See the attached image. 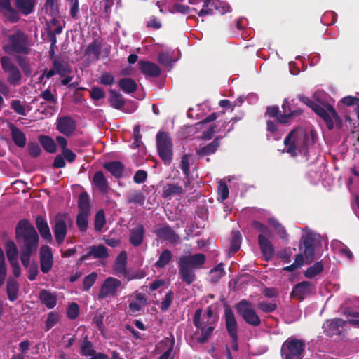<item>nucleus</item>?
Wrapping results in <instances>:
<instances>
[{
	"instance_id": "22",
	"label": "nucleus",
	"mask_w": 359,
	"mask_h": 359,
	"mask_svg": "<svg viewBox=\"0 0 359 359\" xmlns=\"http://www.w3.org/2000/svg\"><path fill=\"white\" fill-rule=\"evenodd\" d=\"M220 138L217 136L206 145L200 144L198 148L196 149V155L201 158L215 154L220 146Z\"/></svg>"
},
{
	"instance_id": "45",
	"label": "nucleus",
	"mask_w": 359,
	"mask_h": 359,
	"mask_svg": "<svg viewBox=\"0 0 359 359\" xmlns=\"http://www.w3.org/2000/svg\"><path fill=\"white\" fill-rule=\"evenodd\" d=\"M53 66L55 73L58 74L61 77H64L71 73V69L67 62L55 59L53 61Z\"/></svg>"
},
{
	"instance_id": "55",
	"label": "nucleus",
	"mask_w": 359,
	"mask_h": 359,
	"mask_svg": "<svg viewBox=\"0 0 359 359\" xmlns=\"http://www.w3.org/2000/svg\"><path fill=\"white\" fill-rule=\"evenodd\" d=\"M241 238L242 236L239 231H235L233 233L229 248L230 252L235 254L238 251L241 244Z\"/></svg>"
},
{
	"instance_id": "5",
	"label": "nucleus",
	"mask_w": 359,
	"mask_h": 359,
	"mask_svg": "<svg viewBox=\"0 0 359 359\" xmlns=\"http://www.w3.org/2000/svg\"><path fill=\"white\" fill-rule=\"evenodd\" d=\"M315 238L311 233L303 235L299 243V248L303 250V254L299 253L296 255L295 261L291 265L283 268L287 271H294L300 268L304 262V259L306 264H310L314 259L315 252Z\"/></svg>"
},
{
	"instance_id": "46",
	"label": "nucleus",
	"mask_w": 359,
	"mask_h": 359,
	"mask_svg": "<svg viewBox=\"0 0 359 359\" xmlns=\"http://www.w3.org/2000/svg\"><path fill=\"white\" fill-rule=\"evenodd\" d=\"M145 197L144 194L140 190H134L127 196V203H134L136 205H142L144 202Z\"/></svg>"
},
{
	"instance_id": "28",
	"label": "nucleus",
	"mask_w": 359,
	"mask_h": 359,
	"mask_svg": "<svg viewBox=\"0 0 359 359\" xmlns=\"http://www.w3.org/2000/svg\"><path fill=\"white\" fill-rule=\"evenodd\" d=\"M93 184L102 194L108 193L109 189V182L102 171L95 172L93 177Z\"/></svg>"
},
{
	"instance_id": "7",
	"label": "nucleus",
	"mask_w": 359,
	"mask_h": 359,
	"mask_svg": "<svg viewBox=\"0 0 359 359\" xmlns=\"http://www.w3.org/2000/svg\"><path fill=\"white\" fill-rule=\"evenodd\" d=\"M156 146L158 155L165 165H170L172 160V142L168 133L160 131L156 135Z\"/></svg>"
},
{
	"instance_id": "34",
	"label": "nucleus",
	"mask_w": 359,
	"mask_h": 359,
	"mask_svg": "<svg viewBox=\"0 0 359 359\" xmlns=\"http://www.w3.org/2000/svg\"><path fill=\"white\" fill-rule=\"evenodd\" d=\"M39 141L46 152L54 154L57 151V145L51 137L45 135H40L39 136Z\"/></svg>"
},
{
	"instance_id": "23",
	"label": "nucleus",
	"mask_w": 359,
	"mask_h": 359,
	"mask_svg": "<svg viewBox=\"0 0 359 359\" xmlns=\"http://www.w3.org/2000/svg\"><path fill=\"white\" fill-rule=\"evenodd\" d=\"M138 66L141 72L146 76L157 77L161 74L160 67L150 61L140 60Z\"/></svg>"
},
{
	"instance_id": "16",
	"label": "nucleus",
	"mask_w": 359,
	"mask_h": 359,
	"mask_svg": "<svg viewBox=\"0 0 359 359\" xmlns=\"http://www.w3.org/2000/svg\"><path fill=\"white\" fill-rule=\"evenodd\" d=\"M155 233L160 239L172 244L180 242V236L168 224H163L156 230Z\"/></svg>"
},
{
	"instance_id": "63",
	"label": "nucleus",
	"mask_w": 359,
	"mask_h": 359,
	"mask_svg": "<svg viewBox=\"0 0 359 359\" xmlns=\"http://www.w3.org/2000/svg\"><path fill=\"white\" fill-rule=\"evenodd\" d=\"M218 196L222 201L226 200L229 197V191L225 182H219L218 184Z\"/></svg>"
},
{
	"instance_id": "64",
	"label": "nucleus",
	"mask_w": 359,
	"mask_h": 359,
	"mask_svg": "<svg viewBox=\"0 0 359 359\" xmlns=\"http://www.w3.org/2000/svg\"><path fill=\"white\" fill-rule=\"evenodd\" d=\"M115 82L114 76L109 72H104L99 78V83L104 86H111Z\"/></svg>"
},
{
	"instance_id": "62",
	"label": "nucleus",
	"mask_w": 359,
	"mask_h": 359,
	"mask_svg": "<svg viewBox=\"0 0 359 359\" xmlns=\"http://www.w3.org/2000/svg\"><path fill=\"white\" fill-rule=\"evenodd\" d=\"M90 97L94 100H100L105 97L104 90L98 86H93L90 90Z\"/></svg>"
},
{
	"instance_id": "41",
	"label": "nucleus",
	"mask_w": 359,
	"mask_h": 359,
	"mask_svg": "<svg viewBox=\"0 0 359 359\" xmlns=\"http://www.w3.org/2000/svg\"><path fill=\"white\" fill-rule=\"evenodd\" d=\"M224 266L223 263H220L210 271V280L212 283H218L225 275Z\"/></svg>"
},
{
	"instance_id": "43",
	"label": "nucleus",
	"mask_w": 359,
	"mask_h": 359,
	"mask_svg": "<svg viewBox=\"0 0 359 359\" xmlns=\"http://www.w3.org/2000/svg\"><path fill=\"white\" fill-rule=\"evenodd\" d=\"M5 250L9 262L18 260V248L13 241L9 240L5 243Z\"/></svg>"
},
{
	"instance_id": "53",
	"label": "nucleus",
	"mask_w": 359,
	"mask_h": 359,
	"mask_svg": "<svg viewBox=\"0 0 359 359\" xmlns=\"http://www.w3.org/2000/svg\"><path fill=\"white\" fill-rule=\"evenodd\" d=\"M252 226L254 229L259 231L260 233L258 236L263 238H271L273 236L272 232L269 228L259 221H254L252 223Z\"/></svg>"
},
{
	"instance_id": "10",
	"label": "nucleus",
	"mask_w": 359,
	"mask_h": 359,
	"mask_svg": "<svg viewBox=\"0 0 359 359\" xmlns=\"http://www.w3.org/2000/svg\"><path fill=\"white\" fill-rule=\"evenodd\" d=\"M0 64L3 72L7 74V81L13 86L20 83L22 79V74L19 68L13 62L11 57L4 55L0 57Z\"/></svg>"
},
{
	"instance_id": "39",
	"label": "nucleus",
	"mask_w": 359,
	"mask_h": 359,
	"mask_svg": "<svg viewBox=\"0 0 359 359\" xmlns=\"http://www.w3.org/2000/svg\"><path fill=\"white\" fill-rule=\"evenodd\" d=\"M184 190L182 187L177 184H168L163 189V197L170 198L176 194H183Z\"/></svg>"
},
{
	"instance_id": "59",
	"label": "nucleus",
	"mask_w": 359,
	"mask_h": 359,
	"mask_svg": "<svg viewBox=\"0 0 359 359\" xmlns=\"http://www.w3.org/2000/svg\"><path fill=\"white\" fill-rule=\"evenodd\" d=\"M170 339L166 338L167 341H170L168 348L158 358V359H174V354H172L175 346V338L173 335H170Z\"/></svg>"
},
{
	"instance_id": "32",
	"label": "nucleus",
	"mask_w": 359,
	"mask_h": 359,
	"mask_svg": "<svg viewBox=\"0 0 359 359\" xmlns=\"http://www.w3.org/2000/svg\"><path fill=\"white\" fill-rule=\"evenodd\" d=\"M19 284L13 277H8L6 283V293L11 302H15L18 297Z\"/></svg>"
},
{
	"instance_id": "19",
	"label": "nucleus",
	"mask_w": 359,
	"mask_h": 359,
	"mask_svg": "<svg viewBox=\"0 0 359 359\" xmlns=\"http://www.w3.org/2000/svg\"><path fill=\"white\" fill-rule=\"evenodd\" d=\"M41 270L43 273H48L53 265V258L51 248L48 245H42L40 249Z\"/></svg>"
},
{
	"instance_id": "30",
	"label": "nucleus",
	"mask_w": 359,
	"mask_h": 359,
	"mask_svg": "<svg viewBox=\"0 0 359 359\" xmlns=\"http://www.w3.org/2000/svg\"><path fill=\"white\" fill-rule=\"evenodd\" d=\"M126 264H127V253L126 251H122L120 254L116 257L114 264V270L116 273L123 276V277H127V270H126Z\"/></svg>"
},
{
	"instance_id": "58",
	"label": "nucleus",
	"mask_w": 359,
	"mask_h": 359,
	"mask_svg": "<svg viewBox=\"0 0 359 359\" xmlns=\"http://www.w3.org/2000/svg\"><path fill=\"white\" fill-rule=\"evenodd\" d=\"M212 6L221 14H224L231 10L230 5L224 1L214 0Z\"/></svg>"
},
{
	"instance_id": "49",
	"label": "nucleus",
	"mask_w": 359,
	"mask_h": 359,
	"mask_svg": "<svg viewBox=\"0 0 359 359\" xmlns=\"http://www.w3.org/2000/svg\"><path fill=\"white\" fill-rule=\"evenodd\" d=\"M294 132V130H292L287 134L284 140V144L287 147L286 151L288 154L292 156H297L298 155L297 147L294 142L291 140Z\"/></svg>"
},
{
	"instance_id": "12",
	"label": "nucleus",
	"mask_w": 359,
	"mask_h": 359,
	"mask_svg": "<svg viewBox=\"0 0 359 359\" xmlns=\"http://www.w3.org/2000/svg\"><path fill=\"white\" fill-rule=\"evenodd\" d=\"M121 281L113 277H108L102 285L97 294V299L102 300L109 296H116L117 290L121 287Z\"/></svg>"
},
{
	"instance_id": "33",
	"label": "nucleus",
	"mask_w": 359,
	"mask_h": 359,
	"mask_svg": "<svg viewBox=\"0 0 359 359\" xmlns=\"http://www.w3.org/2000/svg\"><path fill=\"white\" fill-rule=\"evenodd\" d=\"M15 3L16 8L25 15L34 11L36 4L34 0H15Z\"/></svg>"
},
{
	"instance_id": "3",
	"label": "nucleus",
	"mask_w": 359,
	"mask_h": 359,
	"mask_svg": "<svg viewBox=\"0 0 359 359\" xmlns=\"http://www.w3.org/2000/svg\"><path fill=\"white\" fill-rule=\"evenodd\" d=\"M299 100L323 118L329 130L333 129L334 125L338 128L342 127V120L332 105L323 107L304 95L299 96Z\"/></svg>"
},
{
	"instance_id": "60",
	"label": "nucleus",
	"mask_w": 359,
	"mask_h": 359,
	"mask_svg": "<svg viewBox=\"0 0 359 359\" xmlns=\"http://www.w3.org/2000/svg\"><path fill=\"white\" fill-rule=\"evenodd\" d=\"M60 316L57 313L51 311L48 313L46 321V331H48L54 327L59 321Z\"/></svg>"
},
{
	"instance_id": "1",
	"label": "nucleus",
	"mask_w": 359,
	"mask_h": 359,
	"mask_svg": "<svg viewBox=\"0 0 359 359\" xmlns=\"http://www.w3.org/2000/svg\"><path fill=\"white\" fill-rule=\"evenodd\" d=\"M15 240L20 247V260L24 267H27L31 255L36 252L39 237L34 226L24 219L20 220L15 226Z\"/></svg>"
},
{
	"instance_id": "25",
	"label": "nucleus",
	"mask_w": 359,
	"mask_h": 359,
	"mask_svg": "<svg viewBox=\"0 0 359 359\" xmlns=\"http://www.w3.org/2000/svg\"><path fill=\"white\" fill-rule=\"evenodd\" d=\"M145 229L142 224H138L130 230V243L135 247L141 245L143 243Z\"/></svg>"
},
{
	"instance_id": "42",
	"label": "nucleus",
	"mask_w": 359,
	"mask_h": 359,
	"mask_svg": "<svg viewBox=\"0 0 359 359\" xmlns=\"http://www.w3.org/2000/svg\"><path fill=\"white\" fill-rule=\"evenodd\" d=\"M15 60L22 69L23 74L29 77L32 73V69L29 62V60L22 55H16Z\"/></svg>"
},
{
	"instance_id": "50",
	"label": "nucleus",
	"mask_w": 359,
	"mask_h": 359,
	"mask_svg": "<svg viewBox=\"0 0 359 359\" xmlns=\"http://www.w3.org/2000/svg\"><path fill=\"white\" fill-rule=\"evenodd\" d=\"M269 224L274 229L277 234L282 239H287L288 234L285 227L276 219L271 218L269 219Z\"/></svg>"
},
{
	"instance_id": "44",
	"label": "nucleus",
	"mask_w": 359,
	"mask_h": 359,
	"mask_svg": "<svg viewBox=\"0 0 359 359\" xmlns=\"http://www.w3.org/2000/svg\"><path fill=\"white\" fill-rule=\"evenodd\" d=\"M90 215V212H79L76 215V226L81 232H86L88 229Z\"/></svg>"
},
{
	"instance_id": "2",
	"label": "nucleus",
	"mask_w": 359,
	"mask_h": 359,
	"mask_svg": "<svg viewBox=\"0 0 359 359\" xmlns=\"http://www.w3.org/2000/svg\"><path fill=\"white\" fill-rule=\"evenodd\" d=\"M206 256L203 253L182 255L177 261L179 276L182 282L192 284L196 279L194 271L202 268L205 263Z\"/></svg>"
},
{
	"instance_id": "13",
	"label": "nucleus",
	"mask_w": 359,
	"mask_h": 359,
	"mask_svg": "<svg viewBox=\"0 0 359 359\" xmlns=\"http://www.w3.org/2000/svg\"><path fill=\"white\" fill-rule=\"evenodd\" d=\"M282 109V116H280V123L282 124H290L303 113L302 109L293 107L287 99L283 101Z\"/></svg>"
},
{
	"instance_id": "31",
	"label": "nucleus",
	"mask_w": 359,
	"mask_h": 359,
	"mask_svg": "<svg viewBox=\"0 0 359 359\" xmlns=\"http://www.w3.org/2000/svg\"><path fill=\"white\" fill-rule=\"evenodd\" d=\"M40 302L48 309H53L57 304V297L47 290H41L39 294Z\"/></svg>"
},
{
	"instance_id": "18",
	"label": "nucleus",
	"mask_w": 359,
	"mask_h": 359,
	"mask_svg": "<svg viewBox=\"0 0 359 359\" xmlns=\"http://www.w3.org/2000/svg\"><path fill=\"white\" fill-rule=\"evenodd\" d=\"M312 293V284L309 281H302L296 284L291 292L290 297L299 301H303L305 297Z\"/></svg>"
},
{
	"instance_id": "29",
	"label": "nucleus",
	"mask_w": 359,
	"mask_h": 359,
	"mask_svg": "<svg viewBox=\"0 0 359 359\" xmlns=\"http://www.w3.org/2000/svg\"><path fill=\"white\" fill-rule=\"evenodd\" d=\"M9 128L14 144L20 148L24 147L27 141L25 134L13 123L10 125Z\"/></svg>"
},
{
	"instance_id": "9",
	"label": "nucleus",
	"mask_w": 359,
	"mask_h": 359,
	"mask_svg": "<svg viewBox=\"0 0 359 359\" xmlns=\"http://www.w3.org/2000/svg\"><path fill=\"white\" fill-rule=\"evenodd\" d=\"M73 221L67 214L58 213L54 218L52 226L57 243L60 245L67 234V224L72 226Z\"/></svg>"
},
{
	"instance_id": "51",
	"label": "nucleus",
	"mask_w": 359,
	"mask_h": 359,
	"mask_svg": "<svg viewBox=\"0 0 359 359\" xmlns=\"http://www.w3.org/2000/svg\"><path fill=\"white\" fill-rule=\"evenodd\" d=\"M323 270V264L322 262H317L306 269L304 272V276L308 278H312L320 273Z\"/></svg>"
},
{
	"instance_id": "38",
	"label": "nucleus",
	"mask_w": 359,
	"mask_h": 359,
	"mask_svg": "<svg viewBox=\"0 0 359 359\" xmlns=\"http://www.w3.org/2000/svg\"><path fill=\"white\" fill-rule=\"evenodd\" d=\"M78 208L79 212H90V197L86 191H82L79 195L78 198Z\"/></svg>"
},
{
	"instance_id": "56",
	"label": "nucleus",
	"mask_w": 359,
	"mask_h": 359,
	"mask_svg": "<svg viewBox=\"0 0 359 359\" xmlns=\"http://www.w3.org/2000/svg\"><path fill=\"white\" fill-rule=\"evenodd\" d=\"M277 307L278 305L274 302L259 301L257 303V309L266 313L273 312Z\"/></svg>"
},
{
	"instance_id": "57",
	"label": "nucleus",
	"mask_w": 359,
	"mask_h": 359,
	"mask_svg": "<svg viewBox=\"0 0 359 359\" xmlns=\"http://www.w3.org/2000/svg\"><path fill=\"white\" fill-rule=\"evenodd\" d=\"M97 278V273L96 272H92L89 275L86 276L83 280V291H88L95 284Z\"/></svg>"
},
{
	"instance_id": "14",
	"label": "nucleus",
	"mask_w": 359,
	"mask_h": 359,
	"mask_svg": "<svg viewBox=\"0 0 359 359\" xmlns=\"http://www.w3.org/2000/svg\"><path fill=\"white\" fill-rule=\"evenodd\" d=\"M0 15L11 23H16L20 20L19 12L12 7L11 0H0Z\"/></svg>"
},
{
	"instance_id": "4",
	"label": "nucleus",
	"mask_w": 359,
	"mask_h": 359,
	"mask_svg": "<svg viewBox=\"0 0 359 359\" xmlns=\"http://www.w3.org/2000/svg\"><path fill=\"white\" fill-rule=\"evenodd\" d=\"M32 40L22 31L17 30L8 37V43L3 45L2 50L7 54L28 55L31 53Z\"/></svg>"
},
{
	"instance_id": "40",
	"label": "nucleus",
	"mask_w": 359,
	"mask_h": 359,
	"mask_svg": "<svg viewBox=\"0 0 359 359\" xmlns=\"http://www.w3.org/2000/svg\"><path fill=\"white\" fill-rule=\"evenodd\" d=\"M172 254L168 249L163 250L159 255L158 259L155 262L154 266L157 269L165 268L172 260Z\"/></svg>"
},
{
	"instance_id": "36",
	"label": "nucleus",
	"mask_w": 359,
	"mask_h": 359,
	"mask_svg": "<svg viewBox=\"0 0 359 359\" xmlns=\"http://www.w3.org/2000/svg\"><path fill=\"white\" fill-rule=\"evenodd\" d=\"M135 300L129 303L128 308L132 313H137L140 311L142 306L147 304V299L144 294L137 293L135 295Z\"/></svg>"
},
{
	"instance_id": "47",
	"label": "nucleus",
	"mask_w": 359,
	"mask_h": 359,
	"mask_svg": "<svg viewBox=\"0 0 359 359\" xmlns=\"http://www.w3.org/2000/svg\"><path fill=\"white\" fill-rule=\"evenodd\" d=\"M39 97L43 99L45 101L50 104L48 106L50 109H55V105L57 103V97L51 93L49 88L41 91L39 95Z\"/></svg>"
},
{
	"instance_id": "27",
	"label": "nucleus",
	"mask_w": 359,
	"mask_h": 359,
	"mask_svg": "<svg viewBox=\"0 0 359 359\" xmlns=\"http://www.w3.org/2000/svg\"><path fill=\"white\" fill-rule=\"evenodd\" d=\"M36 226L41 236L51 243L53 241L52 235L47 221L42 216H37L36 218Z\"/></svg>"
},
{
	"instance_id": "15",
	"label": "nucleus",
	"mask_w": 359,
	"mask_h": 359,
	"mask_svg": "<svg viewBox=\"0 0 359 359\" xmlns=\"http://www.w3.org/2000/svg\"><path fill=\"white\" fill-rule=\"evenodd\" d=\"M348 321H345L341 318H334L332 320H327L323 324L324 333L327 337H332L334 335H339L343 331L344 326Z\"/></svg>"
},
{
	"instance_id": "35",
	"label": "nucleus",
	"mask_w": 359,
	"mask_h": 359,
	"mask_svg": "<svg viewBox=\"0 0 359 359\" xmlns=\"http://www.w3.org/2000/svg\"><path fill=\"white\" fill-rule=\"evenodd\" d=\"M108 100L111 107L116 109H121L125 105V99L123 95L114 90H109V97Z\"/></svg>"
},
{
	"instance_id": "52",
	"label": "nucleus",
	"mask_w": 359,
	"mask_h": 359,
	"mask_svg": "<svg viewBox=\"0 0 359 359\" xmlns=\"http://www.w3.org/2000/svg\"><path fill=\"white\" fill-rule=\"evenodd\" d=\"M106 224L105 215L103 210H98L95 217L94 227L97 232H100Z\"/></svg>"
},
{
	"instance_id": "6",
	"label": "nucleus",
	"mask_w": 359,
	"mask_h": 359,
	"mask_svg": "<svg viewBox=\"0 0 359 359\" xmlns=\"http://www.w3.org/2000/svg\"><path fill=\"white\" fill-rule=\"evenodd\" d=\"M237 313L242 317L243 320L250 326L258 327L262 323V320L253 308L252 302L247 299H242L235 304Z\"/></svg>"
},
{
	"instance_id": "61",
	"label": "nucleus",
	"mask_w": 359,
	"mask_h": 359,
	"mask_svg": "<svg viewBox=\"0 0 359 359\" xmlns=\"http://www.w3.org/2000/svg\"><path fill=\"white\" fill-rule=\"evenodd\" d=\"M359 98H357L356 97H353L351 95H348L346 97H344L341 100V102L344 104L346 106H352L356 104V107L355 109V113L357 114L358 118H359Z\"/></svg>"
},
{
	"instance_id": "37",
	"label": "nucleus",
	"mask_w": 359,
	"mask_h": 359,
	"mask_svg": "<svg viewBox=\"0 0 359 359\" xmlns=\"http://www.w3.org/2000/svg\"><path fill=\"white\" fill-rule=\"evenodd\" d=\"M118 86L125 93H133L137 88L136 82L131 78L121 79L118 81Z\"/></svg>"
},
{
	"instance_id": "17",
	"label": "nucleus",
	"mask_w": 359,
	"mask_h": 359,
	"mask_svg": "<svg viewBox=\"0 0 359 359\" xmlns=\"http://www.w3.org/2000/svg\"><path fill=\"white\" fill-rule=\"evenodd\" d=\"M76 122L69 116L58 117L56 129L67 137L71 136L76 130Z\"/></svg>"
},
{
	"instance_id": "26",
	"label": "nucleus",
	"mask_w": 359,
	"mask_h": 359,
	"mask_svg": "<svg viewBox=\"0 0 359 359\" xmlns=\"http://www.w3.org/2000/svg\"><path fill=\"white\" fill-rule=\"evenodd\" d=\"M103 167L116 179H120L123 176L125 166L121 161L107 162L104 163Z\"/></svg>"
},
{
	"instance_id": "8",
	"label": "nucleus",
	"mask_w": 359,
	"mask_h": 359,
	"mask_svg": "<svg viewBox=\"0 0 359 359\" xmlns=\"http://www.w3.org/2000/svg\"><path fill=\"white\" fill-rule=\"evenodd\" d=\"M305 348V344L301 339L288 338L282 345L281 355L283 359H302Z\"/></svg>"
},
{
	"instance_id": "11",
	"label": "nucleus",
	"mask_w": 359,
	"mask_h": 359,
	"mask_svg": "<svg viewBox=\"0 0 359 359\" xmlns=\"http://www.w3.org/2000/svg\"><path fill=\"white\" fill-rule=\"evenodd\" d=\"M203 310L199 308L196 310L194 316L193 317V324L197 328L201 330V334L196 337V341L198 344H204L208 341L212 332L215 330L214 326H209L208 327H205V323H202L201 321V315Z\"/></svg>"
},
{
	"instance_id": "48",
	"label": "nucleus",
	"mask_w": 359,
	"mask_h": 359,
	"mask_svg": "<svg viewBox=\"0 0 359 359\" xmlns=\"http://www.w3.org/2000/svg\"><path fill=\"white\" fill-rule=\"evenodd\" d=\"M102 43L98 39L93 40L86 49V54H93L97 59L99 58L101 54Z\"/></svg>"
},
{
	"instance_id": "21",
	"label": "nucleus",
	"mask_w": 359,
	"mask_h": 359,
	"mask_svg": "<svg viewBox=\"0 0 359 359\" xmlns=\"http://www.w3.org/2000/svg\"><path fill=\"white\" fill-rule=\"evenodd\" d=\"M224 318L225 321L226 329L229 335L238 334V323L235 314L228 304L224 306Z\"/></svg>"
},
{
	"instance_id": "54",
	"label": "nucleus",
	"mask_w": 359,
	"mask_h": 359,
	"mask_svg": "<svg viewBox=\"0 0 359 359\" xmlns=\"http://www.w3.org/2000/svg\"><path fill=\"white\" fill-rule=\"evenodd\" d=\"M95 351L93 348V344L86 337L81 346L80 354L85 356H92L95 355Z\"/></svg>"
},
{
	"instance_id": "20",
	"label": "nucleus",
	"mask_w": 359,
	"mask_h": 359,
	"mask_svg": "<svg viewBox=\"0 0 359 359\" xmlns=\"http://www.w3.org/2000/svg\"><path fill=\"white\" fill-rule=\"evenodd\" d=\"M88 252L80 257V261L83 262L90 259H105L109 257L108 249L104 245H93L88 247Z\"/></svg>"
},
{
	"instance_id": "24",
	"label": "nucleus",
	"mask_w": 359,
	"mask_h": 359,
	"mask_svg": "<svg viewBox=\"0 0 359 359\" xmlns=\"http://www.w3.org/2000/svg\"><path fill=\"white\" fill-rule=\"evenodd\" d=\"M270 238H263L258 236V244L265 260L269 261L272 259L275 254V249L272 243L269 241Z\"/></svg>"
}]
</instances>
